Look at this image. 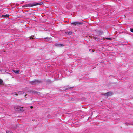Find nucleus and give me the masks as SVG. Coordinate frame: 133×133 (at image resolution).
Instances as JSON below:
<instances>
[{"label":"nucleus","instance_id":"8","mask_svg":"<svg viewBox=\"0 0 133 133\" xmlns=\"http://www.w3.org/2000/svg\"><path fill=\"white\" fill-rule=\"evenodd\" d=\"M66 34H68L69 35H71L72 34V32L71 31H70L69 32H66Z\"/></svg>","mask_w":133,"mask_h":133},{"label":"nucleus","instance_id":"6","mask_svg":"<svg viewBox=\"0 0 133 133\" xmlns=\"http://www.w3.org/2000/svg\"><path fill=\"white\" fill-rule=\"evenodd\" d=\"M111 92H109L104 94V95L107 96H108L111 95Z\"/></svg>","mask_w":133,"mask_h":133},{"label":"nucleus","instance_id":"5","mask_svg":"<svg viewBox=\"0 0 133 133\" xmlns=\"http://www.w3.org/2000/svg\"><path fill=\"white\" fill-rule=\"evenodd\" d=\"M55 46L57 47H61L62 46H63V45L62 44H56L55 45Z\"/></svg>","mask_w":133,"mask_h":133},{"label":"nucleus","instance_id":"1","mask_svg":"<svg viewBox=\"0 0 133 133\" xmlns=\"http://www.w3.org/2000/svg\"><path fill=\"white\" fill-rule=\"evenodd\" d=\"M43 3L42 2H41L39 3H33L32 4L30 3L27 5V6L30 7H33L34 6H37L38 5H41L43 4Z\"/></svg>","mask_w":133,"mask_h":133},{"label":"nucleus","instance_id":"14","mask_svg":"<svg viewBox=\"0 0 133 133\" xmlns=\"http://www.w3.org/2000/svg\"><path fill=\"white\" fill-rule=\"evenodd\" d=\"M30 38H32L33 39H34V36H32L30 37Z\"/></svg>","mask_w":133,"mask_h":133},{"label":"nucleus","instance_id":"12","mask_svg":"<svg viewBox=\"0 0 133 133\" xmlns=\"http://www.w3.org/2000/svg\"><path fill=\"white\" fill-rule=\"evenodd\" d=\"M130 31L132 32L133 33V28H131L130 30Z\"/></svg>","mask_w":133,"mask_h":133},{"label":"nucleus","instance_id":"2","mask_svg":"<svg viewBox=\"0 0 133 133\" xmlns=\"http://www.w3.org/2000/svg\"><path fill=\"white\" fill-rule=\"evenodd\" d=\"M41 81L39 80H36L30 82L31 84L33 85H37L40 83Z\"/></svg>","mask_w":133,"mask_h":133},{"label":"nucleus","instance_id":"13","mask_svg":"<svg viewBox=\"0 0 133 133\" xmlns=\"http://www.w3.org/2000/svg\"><path fill=\"white\" fill-rule=\"evenodd\" d=\"M6 133H13L12 132L8 131H7Z\"/></svg>","mask_w":133,"mask_h":133},{"label":"nucleus","instance_id":"7","mask_svg":"<svg viewBox=\"0 0 133 133\" xmlns=\"http://www.w3.org/2000/svg\"><path fill=\"white\" fill-rule=\"evenodd\" d=\"M31 92H32V93H36L38 95H39L40 94V93L39 92H36L34 91H31Z\"/></svg>","mask_w":133,"mask_h":133},{"label":"nucleus","instance_id":"18","mask_svg":"<svg viewBox=\"0 0 133 133\" xmlns=\"http://www.w3.org/2000/svg\"><path fill=\"white\" fill-rule=\"evenodd\" d=\"M30 108H31L32 109L33 108V107L32 106H31Z\"/></svg>","mask_w":133,"mask_h":133},{"label":"nucleus","instance_id":"15","mask_svg":"<svg viewBox=\"0 0 133 133\" xmlns=\"http://www.w3.org/2000/svg\"><path fill=\"white\" fill-rule=\"evenodd\" d=\"M2 82L3 81L1 79H0V84H2Z\"/></svg>","mask_w":133,"mask_h":133},{"label":"nucleus","instance_id":"10","mask_svg":"<svg viewBox=\"0 0 133 133\" xmlns=\"http://www.w3.org/2000/svg\"><path fill=\"white\" fill-rule=\"evenodd\" d=\"M44 39H47L48 40V41H49V40H51V38L50 37H47L46 38H44Z\"/></svg>","mask_w":133,"mask_h":133},{"label":"nucleus","instance_id":"20","mask_svg":"<svg viewBox=\"0 0 133 133\" xmlns=\"http://www.w3.org/2000/svg\"><path fill=\"white\" fill-rule=\"evenodd\" d=\"M92 51H93V50H92Z\"/></svg>","mask_w":133,"mask_h":133},{"label":"nucleus","instance_id":"11","mask_svg":"<svg viewBox=\"0 0 133 133\" xmlns=\"http://www.w3.org/2000/svg\"><path fill=\"white\" fill-rule=\"evenodd\" d=\"M105 39L108 40H111L112 39V38H108V37H106L105 38Z\"/></svg>","mask_w":133,"mask_h":133},{"label":"nucleus","instance_id":"19","mask_svg":"<svg viewBox=\"0 0 133 133\" xmlns=\"http://www.w3.org/2000/svg\"><path fill=\"white\" fill-rule=\"evenodd\" d=\"M103 33V32H102V33L101 34H102Z\"/></svg>","mask_w":133,"mask_h":133},{"label":"nucleus","instance_id":"4","mask_svg":"<svg viewBox=\"0 0 133 133\" xmlns=\"http://www.w3.org/2000/svg\"><path fill=\"white\" fill-rule=\"evenodd\" d=\"M16 95H17L18 94H22L24 93V92H23L22 91H19L16 92Z\"/></svg>","mask_w":133,"mask_h":133},{"label":"nucleus","instance_id":"17","mask_svg":"<svg viewBox=\"0 0 133 133\" xmlns=\"http://www.w3.org/2000/svg\"><path fill=\"white\" fill-rule=\"evenodd\" d=\"M9 15H5V16L6 17H8L9 16Z\"/></svg>","mask_w":133,"mask_h":133},{"label":"nucleus","instance_id":"16","mask_svg":"<svg viewBox=\"0 0 133 133\" xmlns=\"http://www.w3.org/2000/svg\"><path fill=\"white\" fill-rule=\"evenodd\" d=\"M20 107H19L17 106V107H16V109H19V108Z\"/></svg>","mask_w":133,"mask_h":133},{"label":"nucleus","instance_id":"3","mask_svg":"<svg viewBox=\"0 0 133 133\" xmlns=\"http://www.w3.org/2000/svg\"><path fill=\"white\" fill-rule=\"evenodd\" d=\"M81 24V22H72L71 23V24L74 25H78V24L80 25Z\"/></svg>","mask_w":133,"mask_h":133},{"label":"nucleus","instance_id":"9","mask_svg":"<svg viewBox=\"0 0 133 133\" xmlns=\"http://www.w3.org/2000/svg\"><path fill=\"white\" fill-rule=\"evenodd\" d=\"M13 71L15 73L18 74L19 73V71L18 70H14Z\"/></svg>","mask_w":133,"mask_h":133}]
</instances>
